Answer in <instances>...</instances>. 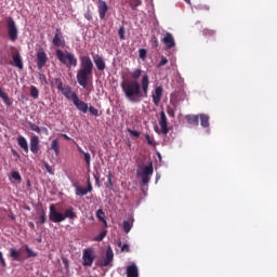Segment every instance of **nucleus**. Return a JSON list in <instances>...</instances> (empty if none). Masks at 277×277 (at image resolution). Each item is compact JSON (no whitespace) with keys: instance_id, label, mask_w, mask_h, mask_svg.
<instances>
[{"instance_id":"obj_62","label":"nucleus","mask_w":277,"mask_h":277,"mask_svg":"<svg viewBox=\"0 0 277 277\" xmlns=\"http://www.w3.org/2000/svg\"><path fill=\"white\" fill-rule=\"evenodd\" d=\"M89 277H92V276H89Z\"/></svg>"},{"instance_id":"obj_27","label":"nucleus","mask_w":277,"mask_h":277,"mask_svg":"<svg viewBox=\"0 0 277 277\" xmlns=\"http://www.w3.org/2000/svg\"><path fill=\"white\" fill-rule=\"evenodd\" d=\"M200 124L202 128H209L210 123H209V116L206 114H200Z\"/></svg>"},{"instance_id":"obj_2","label":"nucleus","mask_w":277,"mask_h":277,"mask_svg":"<svg viewBox=\"0 0 277 277\" xmlns=\"http://www.w3.org/2000/svg\"><path fill=\"white\" fill-rule=\"evenodd\" d=\"M94 69V63L89 55L80 57V69L77 71V82L89 93H92V70Z\"/></svg>"},{"instance_id":"obj_61","label":"nucleus","mask_w":277,"mask_h":277,"mask_svg":"<svg viewBox=\"0 0 277 277\" xmlns=\"http://www.w3.org/2000/svg\"><path fill=\"white\" fill-rule=\"evenodd\" d=\"M41 277H49V276H41Z\"/></svg>"},{"instance_id":"obj_37","label":"nucleus","mask_w":277,"mask_h":277,"mask_svg":"<svg viewBox=\"0 0 277 277\" xmlns=\"http://www.w3.org/2000/svg\"><path fill=\"white\" fill-rule=\"evenodd\" d=\"M28 127L31 131L38 133V134H41V128L39 126H37L36 123L29 121L28 122Z\"/></svg>"},{"instance_id":"obj_42","label":"nucleus","mask_w":277,"mask_h":277,"mask_svg":"<svg viewBox=\"0 0 277 277\" xmlns=\"http://www.w3.org/2000/svg\"><path fill=\"white\" fill-rule=\"evenodd\" d=\"M39 220H40L41 224H45L47 223L48 217H47V212L44 210L41 211Z\"/></svg>"},{"instance_id":"obj_13","label":"nucleus","mask_w":277,"mask_h":277,"mask_svg":"<svg viewBox=\"0 0 277 277\" xmlns=\"http://www.w3.org/2000/svg\"><path fill=\"white\" fill-rule=\"evenodd\" d=\"M10 65L19 70L24 69V62L19 52H15L12 54V61L10 62Z\"/></svg>"},{"instance_id":"obj_51","label":"nucleus","mask_w":277,"mask_h":277,"mask_svg":"<svg viewBox=\"0 0 277 277\" xmlns=\"http://www.w3.org/2000/svg\"><path fill=\"white\" fill-rule=\"evenodd\" d=\"M128 132H129L132 136H134V137H136V138L140 137V131H137V130H131V129H129Z\"/></svg>"},{"instance_id":"obj_21","label":"nucleus","mask_w":277,"mask_h":277,"mask_svg":"<svg viewBox=\"0 0 277 277\" xmlns=\"http://www.w3.org/2000/svg\"><path fill=\"white\" fill-rule=\"evenodd\" d=\"M63 215H64V221H66L67 219L69 220L78 219L77 212L75 211L74 207H69L68 209H66Z\"/></svg>"},{"instance_id":"obj_16","label":"nucleus","mask_w":277,"mask_h":277,"mask_svg":"<svg viewBox=\"0 0 277 277\" xmlns=\"http://www.w3.org/2000/svg\"><path fill=\"white\" fill-rule=\"evenodd\" d=\"M111 262H114V250L111 249V246H108L102 266L107 267L111 264Z\"/></svg>"},{"instance_id":"obj_29","label":"nucleus","mask_w":277,"mask_h":277,"mask_svg":"<svg viewBox=\"0 0 277 277\" xmlns=\"http://www.w3.org/2000/svg\"><path fill=\"white\" fill-rule=\"evenodd\" d=\"M96 217L105 225L107 226V220H105V212L103 209H98L96 211Z\"/></svg>"},{"instance_id":"obj_36","label":"nucleus","mask_w":277,"mask_h":277,"mask_svg":"<svg viewBox=\"0 0 277 277\" xmlns=\"http://www.w3.org/2000/svg\"><path fill=\"white\" fill-rule=\"evenodd\" d=\"M25 251L28 259L38 256L37 252H35L29 246H25Z\"/></svg>"},{"instance_id":"obj_43","label":"nucleus","mask_w":277,"mask_h":277,"mask_svg":"<svg viewBox=\"0 0 277 277\" xmlns=\"http://www.w3.org/2000/svg\"><path fill=\"white\" fill-rule=\"evenodd\" d=\"M88 110L92 116L98 117V109L94 108V106H89Z\"/></svg>"},{"instance_id":"obj_11","label":"nucleus","mask_w":277,"mask_h":277,"mask_svg":"<svg viewBox=\"0 0 277 277\" xmlns=\"http://www.w3.org/2000/svg\"><path fill=\"white\" fill-rule=\"evenodd\" d=\"M96 5L100 19L105 21V17H107V13L109 12V5H107L105 0H97Z\"/></svg>"},{"instance_id":"obj_12","label":"nucleus","mask_w":277,"mask_h":277,"mask_svg":"<svg viewBox=\"0 0 277 277\" xmlns=\"http://www.w3.org/2000/svg\"><path fill=\"white\" fill-rule=\"evenodd\" d=\"M94 259H96V255H94V252L92 249H84L83 250V266L85 267H92V264L94 263Z\"/></svg>"},{"instance_id":"obj_46","label":"nucleus","mask_w":277,"mask_h":277,"mask_svg":"<svg viewBox=\"0 0 277 277\" xmlns=\"http://www.w3.org/2000/svg\"><path fill=\"white\" fill-rule=\"evenodd\" d=\"M146 54H147L146 49L138 50V56L141 60H146Z\"/></svg>"},{"instance_id":"obj_49","label":"nucleus","mask_w":277,"mask_h":277,"mask_svg":"<svg viewBox=\"0 0 277 277\" xmlns=\"http://www.w3.org/2000/svg\"><path fill=\"white\" fill-rule=\"evenodd\" d=\"M0 263H1V266H2V267H6V266H8L6 261H5L4 256H3V252H2V251H0Z\"/></svg>"},{"instance_id":"obj_4","label":"nucleus","mask_w":277,"mask_h":277,"mask_svg":"<svg viewBox=\"0 0 277 277\" xmlns=\"http://www.w3.org/2000/svg\"><path fill=\"white\" fill-rule=\"evenodd\" d=\"M155 173V169L153 168V161L149 162L147 166L138 164V169L136 171L137 177L142 181V186L148 185L150 183V179Z\"/></svg>"},{"instance_id":"obj_19","label":"nucleus","mask_w":277,"mask_h":277,"mask_svg":"<svg viewBox=\"0 0 277 277\" xmlns=\"http://www.w3.org/2000/svg\"><path fill=\"white\" fill-rule=\"evenodd\" d=\"M163 96V88L161 87H157L155 89V92L153 93L151 95V98H153V103L156 105V106H159V103H161V97Z\"/></svg>"},{"instance_id":"obj_20","label":"nucleus","mask_w":277,"mask_h":277,"mask_svg":"<svg viewBox=\"0 0 277 277\" xmlns=\"http://www.w3.org/2000/svg\"><path fill=\"white\" fill-rule=\"evenodd\" d=\"M17 145L26 153H29V145H28V141L25 136L19 135L17 137Z\"/></svg>"},{"instance_id":"obj_33","label":"nucleus","mask_w":277,"mask_h":277,"mask_svg":"<svg viewBox=\"0 0 277 277\" xmlns=\"http://www.w3.org/2000/svg\"><path fill=\"white\" fill-rule=\"evenodd\" d=\"M142 4V0H129L131 10L135 11Z\"/></svg>"},{"instance_id":"obj_28","label":"nucleus","mask_w":277,"mask_h":277,"mask_svg":"<svg viewBox=\"0 0 277 277\" xmlns=\"http://www.w3.org/2000/svg\"><path fill=\"white\" fill-rule=\"evenodd\" d=\"M51 150L55 153L56 156L61 154V148H60V142L58 140H53L51 143Z\"/></svg>"},{"instance_id":"obj_44","label":"nucleus","mask_w":277,"mask_h":277,"mask_svg":"<svg viewBox=\"0 0 277 277\" xmlns=\"http://www.w3.org/2000/svg\"><path fill=\"white\" fill-rule=\"evenodd\" d=\"M84 161L88 164V167H91V154L90 153H83Z\"/></svg>"},{"instance_id":"obj_17","label":"nucleus","mask_w":277,"mask_h":277,"mask_svg":"<svg viewBox=\"0 0 277 277\" xmlns=\"http://www.w3.org/2000/svg\"><path fill=\"white\" fill-rule=\"evenodd\" d=\"M161 41L168 50H171L175 47L174 38L170 32H166Z\"/></svg>"},{"instance_id":"obj_50","label":"nucleus","mask_w":277,"mask_h":277,"mask_svg":"<svg viewBox=\"0 0 277 277\" xmlns=\"http://www.w3.org/2000/svg\"><path fill=\"white\" fill-rule=\"evenodd\" d=\"M84 18L89 22H92V12L90 9L84 13Z\"/></svg>"},{"instance_id":"obj_30","label":"nucleus","mask_w":277,"mask_h":277,"mask_svg":"<svg viewBox=\"0 0 277 277\" xmlns=\"http://www.w3.org/2000/svg\"><path fill=\"white\" fill-rule=\"evenodd\" d=\"M11 177L17 182L18 184H21L23 182V176L18 171H12L11 172Z\"/></svg>"},{"instance_id":"obj_48","label":"nucleus","mask_w":277,"mask_h":277,"mask_svg":"<svg viewBox=\"0 0 277 277\" xmlns=\"http://www.w3.org/2000/svg\"><path fill=\"white\" fill-rule=\"evenodd\" d=\"M167 113H168V116L170 118H174L175 117V110L172 107L168 106Z\"/></svg>"},{"instance_id":"obj_24","label":"nucleus","mask_w":277,"mask_h":277,"mask_svg":"<svg viewBox=\"0 0 277 277\" xmlns=\"http://www.w3.org/2000/svg\"><path fill=\"white\" fill-rule=\"evenodd\" d=\"M127 277H138L137 266L135 264H132V265L128 266Z\"/></svg>"},{"instance_id":"obj_40","label":"nucleus","mask_w":277,"mask_h":277,"mask_svg":"<svg viewBox=\"0 0 277 277\" xmlns=\"http://www.w3.org/2000/svg\"><path fill=\"white\" fill-rule=\"evenodd\" d=\"M127 34V29L124 28V26H121L118 30V35L121 41H124L126 37L124 35Z\"/></svg>"},{"instance_id":"obj_39","label":"nucleus","mask_w":277,"mask_h":277,"mask_svg":"<svg viewBox=\"0 0 277 277\" xmlns=\"http://www.w3.org/2000/svg\"><path fill=\"white\" fill-rule=\"evenodd\" d=\"M107 236V230L104 229L102 230L96 237H95V241H103V239H105V237Z\"/></svg>"},{"instance_id":"obj_55","label":"nucleus","mask_w":277,"mask_h":277,"mask_svg":"<svg viewBox=\"0 0 277 277\" xmlns=\"http://www.w3.org/2000/svg\"><path fill=\"white\" fill-rule=\"evenodd\" d=\"M62 137H64L66 141H71V137L68 134L63 133Z\"/></svg>"},{"instance_id":"obj_8","label":"nucleus","mask_w":277,"mask_h":277,"mask_svg":"<svg viewBox=\"0 0 277 277\" xmlns=\"http://www.w3.org/2000/svg\"><path fill=\"white\" fill-rule=\"evenodd\" d=\"M52 44L55 48H62V49L66 47V39L61 28L55 29L54 37L52 39Z\"/></svg>"},{"instance_id":"obj_52","label":"nucleus","mask_w":277,"mask_h":277,"mask_svg":"<svg viewBox=\"0 0 277 277\" xmlns=\"http://www.w3.org/2000/svg\"><path fill=\"white\" fill-rule=\"evenodd\" d=\"M44 168H45V170H47L48 173L53 174L52 167L50 166L49 162H44Z\"/></svg>"},{"instance_id":"obj_47","label":"nucleus","mask_w":277,"mask_h":277,"mask_svg":"<svg viewBox=\"0 0 277 277\" xmlns=\"http://www.w3.org/2000/svg\"><path fill=\"white\" fill-rule=\"evenodd\" d=\"M168 64V58L164 56H161L160 63L158 64V68H161Z\"/></svg>"},{"instance_id":"obj_57","label":"nucleus","mask_w":277,"mask_h":277,"mask_svg":"<svg viewBox=\"0 0 277 277\" xmlns=\"http://www.w3.org/2000/svg\"><path fill=\"white\" fill-rule=\"evenodd\" d=\"M95 182L98 183L100 177L97 175H94Z\"/></svg>"},{"instance_id":"obj_60","label":"nucleus","mask_w":277,"mask_h":277,"mask_svg":"<svg viewBox=\"0 0 277 277\" xmlns=\"http://www.w3.org/2000/svg\"><path fill=\"white\" fill-rule=\"evenodd\" d=\"M28 186H30V181L27 182Z\"/></svg>"},{"instance_id":"obj_15","label":"nucleus","mask_w":277,"mask_h":277,"mask_svg":"<svg viewBox=\"0 0 277 277\" xmlns=\"http://www.w3.org/2000/svg\"><path fill=\"white\" fill-rule=\"evenodd\" d=\"M40 138L38 135H32L30 137V151L34 154V155H37L39 154V150H40Z\"/></svg>"},{"instance_id":"obj_18","label":"nucleus","mask_w":277,"mask_h":277,"mask_svg":"<svg viewBox=\"0 0 277 277\" xmlns=\"http://www.w3.org/2000/svg\"><path fill=\"white\" fill-rule=\"evenodd\" d=\"M93 62L98 71H105V69L107 68V66L105 65V60L98 54L93 56Z\"/></svg>"},{"instance_id":"obj_38","label":"nucleus","mask_w":277,"mask_h":277,"mask_svg":"<svg viewBox=\"0 0 277 277\" xmlns=\"http://www.w3.org/2000/svg\"><path fill=\"white\" fill-rule=\"evenodd\" d=\"M38 80L40 81V83L42 85H48L49 84L48 78L44 74H39Z\"/></svg>"},{"instance_id":"obj_35","label":"nucleus","mask_w":277,"mask_h":277,"mask_svg":"<svg viewBox=\"0 0 277 277\" xmlns=\"http://www.w3.org/2000/svg\"><path fill=\"white\" fill-rule=\"evenodd\" d=\"M118 247L121 248V252H127L129 253L131 251V248L129 247V243H123L122 240H118Z\"/></svg>"},{"instance_id":"obj_14","label":"nucleus","mask_w":277,"mask_h":277,"mask_svg":"<svg viewBox=\"0 0 277 277\" xmlns=\"http://www.w3.org/2000/svg\"><path fill=\"white\" fill-rule=\"evenodd\" d=\"M159 126H160V129H161V133H162L163 135H167L168 132H169V129H168V119H167L166 113H164L163 110L160 111Z\"/></svg>"},{"instance_id":"obj_22","label":"nucleus","mask_w":277,"mask_h":277,"mask_svg":"<svg viewBox=\"0 0 277 277\" xmlns=\"http://www.w3.org/2000/svg\"><path fill=\"white\" fill-rule=\"evenodd\" d=\"M0 98L2 100L3 104L6 107H11L13 105V100L10 98V96L8 95V93H5L2 88H0Z\"/></svg>"},{"instance_id":"obj_34","label":"nucleus","mask_w":277,"mask_h":277,"mask_svg":"<svg viewBox=\"0 0 277 277\" xmlns=\"http://www.w3.org/2000/svg\"><path fill=\"white\" fill-rule=\"evenodd\" d=\"M131 77L133 81H137V79L142 77V69L141 68L134 69L131 74Z\"/></svg>"},{"instance_id":"obj_1","label":"nucleus","mask_w":277,"mask_h":277,"mask_svg":"<svg viewBox=\"0 0 277 277\" xmlns=\"http://www.w3.org/2000/svg\"><path fill=\"white\" fill-rule=\"evenodd\" d=\"M120 87L128 101L131 103H141L144 97H148V88L150 87V78L143 75L141 84L137 80L124 79Z\"/></svg>"},{"instance_id":"obj_23","label":"nucleus","mask_w":277,"mask_h":277,"mask_svg":"<svg viewBox=\"0 0 277 277\" xmlns=\"http://www.w3.org/2000/svg\"><path fill=\"white\" fill-rule=\"evenodd\" d=\"M185 119L187 120V123L194 127H197L199 123V116L197 115H186Z\"/></svg>"},{"instance_id":"obj_7","label":"nucleus","mask_w":277,"mask_h":277,"mask_svg":"<svg viewBox=\"0 0 277 277\" xmlns=\"http://www.w3.org/2000/svg\"><path fill=\"white\" fill-rule=\"evenodd\" d=\"M67 100L72 102L77 110L81 111L82 114L89 113V104L84 101H81L76 92L70 94L69 97H67Z\"/></svg>"},{"instance_id":"obj_54","label":"nucleus","mask_w":277,"mask_h":277,"mask_svg":"<svg viewBox=\"0 0 277 277\" xmlns=\"http://www.w3.org/2000/svg\"><path fill=\"white\" fill-rule=\"evenodd\" d=\"M145 140L147 141L148 145H153V140H150V135L149 134H145Z\"/></svg>"},{"instance_id":"obj_56","label":"nucleus","mask_w":277,"mask_h":277,"mask_svg":"<svg viewBox=\"0 0 277 277\" xmlns=\"http://www.w3.org/2000/svg\"><path fill=\"white\" fill-rule=\"evenodd\" d=\"M107 180H108V184L111 185V172L108 173Z\"/></svg>"},{"instance_id":"obj_26","label":"nucleus","mask_w":277,"mask_h":277,"mask_svg":"<svg viewBox=\"0 0 277 277\" xmlns=\"http://www.w3.org/2000/svg\"><path fill=\"white\" fill-rule=\"evenodd\" d=\"M75 187H76V189H75L76 196L84 197L88 195V190L85 187H83L81 185H76Z\"/></svg>"},{"instance_id":"obj_45","label":"nucleus","mask_w":277,"mask_h":277,"mask_svg":"<svg viewBox=\"0 0 277 277\" xmlns=\"http://www.w3.org/2000/svg\"><path fill=\"white\" fill-rule=\"evenodd\" d=\"M92 189H93L92 182H91V179L89 177L87 181V187H85L87 194L92 193Z\"/></svg>"},{"instance_id":"obj_9","label":"nucleus","mask_w":277,"mask_h":277,"mask_svg":"<svg viewBox=\"0 0 277 277\" xmlns=\"http://www.w3.org/2000/svg\"><path fill=\"white\" fill-rule=\"evenodd\" d=\"M49 220L53 223H62L65 221L64 213L57 211L54 203L50 205Z\"/></svg>"},{"instance_id":"obj_3","label":"nucleus","mask_w":277,"mask_h":277,"mask_svg":"<svg viewBox=\"0 0 277 277\" xmlns=\"http://www.w3.org/2000/svg\"><path fill=\"white\" fill-rule=\"evenodd\" d=\"M56 58L68 69H71L72 67L76 68L78 66V58L74 53L69 51H63L61 49H57Z\"/></svg>"},{"instance_id":"obj_5","label":"nucleus","mask_w":277,"mask_h":277,"mask_svg":"<svg viewBox=\"0 0 277 277\" xmlns=\"http://www.w3.org/2000/svg\"><path fill=\"white\" fill-rule=\"evenodd\" d=\"M5 24H6V31H8V37L11 42H16L18 40V27L16 25V22L12 16H8L5 18Z\"/></svg>"},{"instance_id":"obj_31","label":"nucleus","mask_w":277,"mask_h":277,"mask_svg":"<svg viewBox=\"0 0 277 277\" xmlns=\"http://www.w3.org/2000/svg\"><path fill=\"white\" fill-rule=\"evenodd\" d=\"M122 228L126 234H129L131 229L133 228V222L123 221Z\"/></svg>"},{"instance_id":"obj_59","label":"nucleus","mask_w":277,"mask_h":277,"mask_svg":"<svg viewBox=\"0 0 277 277\" xmlns=\"http://www.w3.org/2000/svg\"><path fill=\"white\" fill-rule=\"evenodd\" d=\"M186 2H187L188 4H190V0H186Z\"/></svg>"},{"instance_id":"obj_58","label":"nucleus","mask_w":277,"mask_h":277,"mask_svg":"<svg viewBox=\"0 0 277 277\" xmlns=\"http://www.w3.org/2000/svg\"><path fill=\"white\" fill-rule=\"evenodd\" d=\"M42 131L48 132V128H42Z\"/></svg>"},{"instance_id":"obj_10","label":"nucleus","mask_w":277,"mask_h":277,"mask_svg":"<svg viewBox=\"0 0 277 277\" xmlns=\"http://www.w3.org/2000/svg\"><path fill=\"white\" fill-rule=\"evenodd\" d=\"M49 62L47 52L43 49H39L37 52V67L42 70Z\"/></svg>"},{"instance_id":"obj_6","label":"nucleus","mask_w":277,"mask_h":277,"mask_svg":"<svg viewBox=\"0 0 277 277\" xmlns=\"http://www.w3.org/2000/svg\"><path fill=\"white\" fill-rule=\"evenodd\" d=\"M51 84L55 87L66 100L70 98V95L74 93L71 87L64 84L62 78H55Z\"/></svg>"},{"instance_id":"obj_41","label":"nucleus","mask_w":277,"mask_h":277,"mask_svg":"<svg viewBox=\"0 0 277 277\" xmlns=\"http://www.w3.org/2000/svg\"><path fill=\"white\" fill-rule=\"evenodd\" d=\"M203 36L205 37H214L215 36V30H212V29H203Z\"/></svg>"},{"instance_id":"obj_32","label":"nucleus","mask_w":277,"mask_h":277,"mask_svg":"<svg viewBox=\"0 0 277 277\" xmlns=\"http://www.w3.org/2000/svg\"><path fill=\"white\" fill-rule=\"evenodd\" d=\"M39 95H40V91L37 87L35 85H31L30 87V96L34 98V100H38L39 98Z\"/></svg>"},{"instance_id":"obj_53","label":"nucleus","mask_w":277,"mask_h":277,"mask_svg":"<svg viewBox=\"0 0 277 277\" xmlns=\"http://www.w3.org/2000/svg\"><path fill=\"white\" fill-rule=\"evenodd\" d=\"M151 42L154 43L155 49L159 48V39H157V37H153Z\"/></svg>"},{"instance_id":"obj_25","label":"nucleus","mask_w":277,"mask_h":277,"mask_svg":"<svg viewBox=\"0 0 277 277\" xmlns=\"http://www.w3.org/2000/svg\"><path fill=\"white\" fill-rule=\"evenodd\" d=\"M21 256H22V252L18 251L17 249L15 248H11L10 249V258L13 260V261H21Z\"/></svg>"}]
</instances>
